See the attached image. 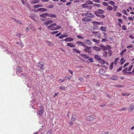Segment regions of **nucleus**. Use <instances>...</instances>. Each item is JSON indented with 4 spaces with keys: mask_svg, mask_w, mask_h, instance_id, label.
Instances as JSON below:
<instances>
[{
    "mask_svg": "<svg viewBox=\"0 0 134 134\" xmlns=\"http://www.w3.org/2000/svg\"><path fill=\"white\" fill-rule=\"evenodd\" d=\"M86 4H87V5H91L93 4V2L89 0L87 1L86 2Z\"/></svg>",
    "mask_w": 134,
    "mask_h": 134,
    "instance_id": "24",
    "label": "nucleus"
},
{
    "mask_svg": "<svg viewBox=\"0 0 134 134\" xmlns=\"http://www.w3.org/2000/svg\"><path fill=\"white\" fill-rule=\"evenodd\" d=\"M61 28V26H56L55 29V30H57L58 29H60Z\"/></svg>",
    "mask_w": 134,
    "mask_h": 134,
    "instance_id": "48",
    "label": "nucleus"
},
{
    "mask_svg": "<svg viewBox=\"0 0 134 134\" xmlns=\"http://www.w3.org/2000/svg\"><path fill=\"white\" fill-rule=\"evenodd\" d=\"M122 66H121L119 68V69L118 70H117L116 71L118 72V71H120L122 70Z\"/></svg>",
    "mask_w": 134,
    "mask_h": 134,
    "instance_id": "47",
    "label": "nucleus"
},
{
    "mask_svg": "<svg viewBox=\"0 0 134 134\" xmlns=\"http://www.w3.org/2000/svg\"><path fill=\"white\" fill-rule=\"evenodd\" d=\"M67 45L68 46H69L71 47H75V45H74L72 43H69L67 44Z\"/></svg>",
    "mask_w": 134,
    "mask_h": 134,
    "instance_id": "16",
    "label": "nucleus"
},
{
    "mask_svg": "<svg viewBox=\"0 0 134 134\" xmlns=\"http://www.w3.org/2000/svg\"><path fill=\"white\" fill-rule=\"evenodd\" d=\"M110 48V46L109 45H107L106 46H103L102 49L103 50H105L107 49H109Z\"/></svg>",
    "mask_w": 134,
    "mask_h": 134,
    "instance_id": "10",
    "label": "nucleus"
},
{
    "mask_svg": "<svg viewBox=\"0 0 134 134\" xmlns=\"http://www.w3.org/2000/svg\"><path fill=\"white\" fill-rule=\"evenodd\" d=\"M77 37L78 38L81 39H83V38L80 35H77Z\"/></svg>",
    "mask_w": 134,
    "mask_h": 134,
    "instance_id": "44",
    "label": "nucleus"
},
{
    "mask_svg": "<svg viewBox=\"0 0 134 134\" xmlns=\"http://www.w3.org/2000/svg\"><path fill=\"white\" fill-rule=\"evenodd\" d=\"M85 47V48L83 50V51L89 53H90L91 52V51L90 50V49L91 48V47L86 46Z\"/></svg>",
    "mask_w": 134,
    "mask_h": 134,
    "instance_id": "6",
    "label": "nucleus"
},
{
    "mask_svg": "<svg viewBox=\"0 0 134 134\" xmlns=\"http://www.w3.org/2000/svg\"><path fill=\"white\" fill-rule=\"evenodd\" d=\"M58 81L60 82H60H64V80H63V79L62 80V79H60Z\"/></svg>",
    "mask_w": 134,
    "mask_h": 134,
    "instance_id": "57",
    "label": "nucleus"
},
{
    "mask_svg": "<svg viewBox=\"0 0 134 134\" xmlns=\"http://www.w3.org/2000/svg\"><path fill=\"white\" fill-rule=\"evenodd\" d=\"M47 9H46L43 8H40L37 9L36 11H35V12H37L38 11H42L43 12L44 11H47Z\"/></svg>",
    "mask_w": 134,
    "mask_h": 134,
    "instance_id": "9",
    "label": "nucleus"
},
{
    "mask_svg": "<svg viewBox=\"0 0 134 134\" xmlns=\"http://www.w3.org/2000/svg\"><path fill=\"white\" fill-rule=\"evenodd\" d=\"M72 50L74 51V52L76 53H77L79 54L80 53V51L77 50V49H75L73 48L72 49Z\"/></svg>",
    "mask_w": 134,
    "mask_h": 134,
    "instance_id": "27",
    "label": "nucleus"
},
{
    "mask_svg": "<svg viewBox=\"0 0 134 134\" xmlns=\"http://www.w3.org/2000/svg\"><path fill=\"white\" fill-rule=\"evenodd\" d=\"M48 16L52 18H56L57 17V15L53 14L48 13Z\"/></svg>",
    "mask_w": 134,
    "mask_h": 134,
    "instance_id": "14",
    "label": "nucleus"
},
{
    "mask_svg": "<svg viewBox=\"0 0 134 134\" xmlns=\"http://www.w3.org/2000/svg\"><path fill=\"white\" fill-rule=\"evenodd\" d=\"M44 25H47L50 24L49 22L48 21V20L46 22H44L43 23Z\"/></svg>",
    "mask_w": 134,
    "mask_h": 134,
    "instance_id": "35",
    "label": "nucleus"
},
{
    "mask_svg": "<svg viewBox=\"0 0 134 134\" xmlns=\"http://www.w3.org/2000/svg\"><path fill=\"white\" fill-rule=\"evenodd\" d=\"M68 36L67 35H61L59 37V38H60V39H62L64 37H67Z\"/></svg>",
    "mask_w": 134,
    "mask_h": 134,
    "instance_id": "28",
    "label": "nucleus"
},
{
    "mask_svg": "<svg viewBox=\"0 0 134 134\" xmlns=\"http://www.w3.org/2000/svg\"><path fill=\"white\" fill-rule=\"evenodd\" d=\"M108 40H107V38L105 39H102V42H104L105 41H107Z\"/></svg>",
    "mask_w": 134,
    "mask_h": 134,
    "instance_id": "62",
    "label": "nucleus"
},
{
    "mask_svg": "<svg viewBox=\"0 0 134 134\" xmlns=\"http://www.w3.org/2000/svg\"><path fill=\"white\" fill-rule=\"evenodd\" d=\"M40 2V0H33L31 2L32 4H34L38 3Z\"/></svg>",
    "mask_w": 134,
    "mask_h": 134,
    "instance_id": "12",
    "label": "nucleus"
},
{
    "mask_svg": "<svg viewBox=\"0 0 134 134\" xmlns=\"http://www.w3.org/2000/svg\"><path fill=\"white\" fill-rule=\"evenodd\" d=\"M122 12L124 14L127 15V12L125 10H122Z\"/></svg>",
    "mask_w": 134,
    "mask_h": 134,
    "instance_id": "59",
    "label": "nucleus"
},
{
    "mask_svg": "<svg viewBox=\"0 0 134 134\" xmlns=\"http://www.w3.org/2000/svg\"><path fill=\"white\" fill-rule=\"evenodd\" d=\"M122 29L124 30H126V26L124 25H123L122 26Z\"/></svg>",
    "mask_w": 134,
    "mask_h": 134,
    "instance_id": "49",
    "label": "nucleus"
},
{
    "mask_svg": "<svg viewBox=\"0 0 134 134\" xmlns=\"http://www.w3.org/2000/svg\"><path fill=\"white\" fill-rule=\"evenodd\" d=\"M92 19L87 17H84L82 19V21L84 22H87L91 21Z\"/></svg>",
    "mask_w": 134,
    "mask_h": 134,
    "instance_id": "8",
    "label": "nucleus"
},
{
    "mask_svg": "<svg viewBox=\"0 0 134 134\" xmlns=\"http://www.w3.org/2000/svg\"><path fill=\"white\" fill-rule=\"evenodd\" d=\"M107 53L106 51H104L103 53V54L104 56H107Z\"/></svg>",
    "mask_w": 134,
    "mask_h": 134,
    "instance_id": "51",
    "label": "nucleus"
},
{
    "mask_svg": "<svg viewBox=\"0 0 134 134\" xmlns=\"http://www.w3.org/2000/svg\"><path fill=\"white\" fill-rule=\"evenodd\" d=\"M93 5L94 6L98 8L100 7V5L99 4L93 3Z\"/></svg>",
    "mask_w": 134,
    "mask_h": 134,
    "instance_id": "33",
    "label": "nucleus"
},
{
    "mask_svg": "<svg viewBox=\"0 0 134 134\" xmlns=\"http://www.w3.org/2000/svg\"><path fill=\"white\" fill-rule=\"evenodd\" d=\"M42 7V6L41 5L38 4H37V5H34V6L33 7L34 8H38L39 7Z\"/></svg>",
    "mask_w": 134,
    "mask_h": 134,
    "instance_id": "31",
    "label": "nucleus"
},
{
    "mask_svg": "<svg viewBox=\"0 0 134 134\" xmlns=\"http://www.w3.org/2000/svg\"><path fill=\"white\" fill-rule=\"evenodd\" d=\"M105 72V71L102 69H100L99 71V73L102 74H103Z\"/></svg>",
    "mask_w": 134,
    "mask_h": 134,
    "instance_id": "21",
    "label": "nucleus"
},
{
    "mask_svg": "<svg viewBox=\"0 0 134 134\" xmlns=\"http://www.w3.org/2000/svg\"><path fill=\"white\" fill-rule=\"evenodd\" d=\"M116 15L120 17L121 16V14L120 13L117 12L116 14Z\"/></svg>",
    "mask_w": 134,
    "mask_h": 134,
    "instance_id": "46",
    "label": "nucleus"
},
{
    "mask_svg": "<svg viewBox=\"0 0 134 134\" xmlns=\"http://www.w3.org/2000/svg\"><path fill=\"white\" fill-rule=\"evenodd\" d=\"M48 13H44L43 14H40V16L41 17H42L43 18H45L46 16H48Z\"/></svg>",
    "mask_w": 134,
    "mask_h": 134,
    "instance_id": "20",
    "label": "nucleus"
},
{
    "mask_svg": "<svg viewBox=\"0 0 134 134\" xmlns=\"http://www.w3.org/2000/svg\"><path fill=\"white\" fill-rule=\"evenodd\" d=\"M88 60L90 61L91 62H93V61L92 60L93 59L92 58L88 59Z\"/></svg>",
    "mask_w": 134,
    "mask_h": 134,
    "instance_id": "61",
    "label": "nucleus"
},
{
    "mask_svg": "<svg viewBox=\"0 0 134 134\" xmlns=\"http://www.w3.org/2000/svg\"><path fill=\"white\" fill-rule=\"evenodd\" d=\"M46 43H47V44H48V46H52V44L51 42L48 41H46Z\"/></svg>",
    "mask_w": 134,
    "mask_h": 134,
    "instance_id": "32",
    "label": "nucleus"
},
{
    "mask_svg": "<svg viewBox=\"0 0 134 134\" xmlns=\"http://www.w3.org/2000/svg\"><path fill=\"white\" fill-rule=\"evenodd\" d=\"M113 7H114V8H115V9L114 10V11H116V9H117V8H118V7L115 5H113Z\"/></svg>",
    "mask_w": 134,
    "mask_h": 134,
    "instance_id": "58",
    "label": "nucleus"
},
{
    "mask_svg": "<svg viewBox=\"0 0 134 134\" xmlns=\"http://www.w3.org/2000/svg\"><path fill=\"white\" fill-rule=\"evenodd\" d=\"M21 68L18 67L16 68V72L17 73L18 72H21Z\"/></svg>",
    "mask_w": 134,
    "mask_h": 134,
    "instance_id": "25",
    "label": "nucleus"
},
{
    "mask_svg": "<svg viewBox=\"0 0 134 134\" xmlns=\"http://www.w3.org/2000/svg\"><path fill=\"white\" fill-rule=\"evenodd\" d=\"M100 29L102 31H105L106 29L105 27L102 26L100 27Z\"/></svg>",
    "mask_w": 134,
    "mask_h": 134,
    "instance_id": "37",
    "label": "nucleus"
},
{
    "mask_svg": "<svg viewBox=\"0 0 134 134\" xmlns=\"http://www.w3.org/2000/svg\"><path fill=\"white\" fill-rule=\"evenodd\" d=\"M57 25V24L54 23L49 25L48 27V29L51 30H55L56 26Z\"/></svg>",
    "mask_w": 134,
    "mask_h": 134,
    "instance_id": "2",
    "label": "nucleus"
},
{
    "mask_svg": "<svg viewBox=\"0 0 134 134\" xmlns=\"http://www.w3.org/2000/svg\"><path fill=\"white\" fill-rule=\"evenodd\" d=\"M129 110H132L134 108L132 106H130L129 107Z\"/></svg>",
    "mask_w": 134,
    "mask_h": 134,
    "instance_id": "54",
    "label": "nucleus"
},
{
    "mask_svg": "<svg viewBox=\"0 0 134 134\" xmlns=\"http://www.w3.org/2000/svg\"><path fill=\"white\" fill-rule=\"evenodd\" d=\"M58 32V31H53L51 32V33L53 35H54V34L57 33Z\"/></svg>",
    "mask_w": 134,
    "mask_h": 134,
    "instance_id": "45",
    "label": "nucleus"
},
{
    "mask_svg": "<svg viewBox=\"0 0 134 134\" xmlns=\"http://www.w3.org/2000/svg\"><path fill=\"white\" fill-rule=\"evenodd\" d=\"M82 6L83 8H87L88 9H91L92 7L91 5H88L87 4L85 3L82 4Z\"/></svg>",
    "mask_w": 134,
    "mask_h": 134,
    "instance_id": "5",
    "label": "nucleus"
},
{
    "mask_svg": "<svg viewBox=\"0 0 134 134\" xmlns=\"http://www.w3.org/2000/svg\"><path fill=\"white\" fill-rule=\"evenodd\" d=\"M92 41L94 42L97 43H98L99 42V41L95 39H93L92 40Z\"/></svg>",
    "mask_w": 134,
    "mask_h": 134,
    "instance_id": "38",
    "label": "nucleus"
},
{
    "mask_svg": "<svg viewBox=\"0 0 134 134\" xmlns=\"http://www.w3.org/2000/svg\"><path fill=\"white\" fill-rule=\"evenodd\" d=\"M97 25H99L100 24H101L102 25H103V23L102 22H98L94 21V22Z\"/></svg>",
    "mask_w": 134,
    "mask_h": 134,
    "instance_id": "41",
    "label": "nucleus"
},
{
    "mask_svg": "<svg viewBox=\"0 0 134 134\" xmlns=\"http://www.w3.org/2000/svg\"><path fill=\"white\" fill-rule=\"evenodd\" d=\"M126 51V49H124L120 53V54L121 55H123L124 53H125Z\"/></svg>",
    "mask_w": 134,
    "mask_h": 134,
    "instance_id": "42",
    "label": "nucleus"
},
{
    "mask_svg": "<svg viewBox=\"0 0 134 134\" xmlns=\"http://www.w3.org/2000/svg\"><path fill=\"white\" fill-rule=\"evenodd\" d=\"M118 21L120 23H121L122 22V20L121 19H118Z\"/></svg>",
    "mask_w": 134,
    "mask_h": 134,
    "instance_id": "64",
    "label": "nucleus"
},
{
    "mask_svg": "<svg viewBox=\"0 0 134 134\" xmlns=\"http://www.w3.org/2000/svg\"><path fill=\"white\" fill-rule=\"evenodd\" d=\"M93 1L95 2H97L98 3H100L99 0H92Z\"/></svg>",
    "mask_w": 134,
    "mask_h": 134,
    "instance_id": "53",
    "label": "nucleus"
},
{
    "mask_svg": "<svg viewBox=\"0 0 134 134\" xmlns=\"http://www.w3.org/2000/svg\"><path fill=\"white\" fill-rule=\"evenodd\" d=\"M106 9L108 10L111 11L113 10V8L111 6L108 5L106 8Z\"/></svg>",
    "mask_w": 134,
    "mask_h": 134,
    "instance_id": "23",
    "label": "nucleus"
},
{
    "mask_svg": "<svg viewBox=\"0 0 134 134\" xmlns=\"http://www.w3.org/2000/svg\"><path fill=\"white\" fill-rule=\"evenodd\" d=\"M37 69L39 70H41L42 69L43 70L44 69L43 68V64H41L40 63H38L36 65Z\"/></svg>",
    "mask_w": 134,
    "mask_h": 134,
    "instance_id": "4",
    "label": "nucleus"
},
{
    "mask_svg": "<svg viewBox=\"0 0 134 134\" xmlns=\"http://www.w3.org/2000/svg\"><path fill=\"white\" fill-rule=\"evenodd\" d=\"M84 43H86L88 45H90L92 44V42L91 41L89 40H85L84 41Z\"/></svg>",
    "mask_w": 134,
    "mask_h": 134,
    "instance_id": "15",
    "label": "nucleus"
},
{
    "mask_svg": "<svg viewBox=\"0 0 134 134\" xmlns=\"http://www.w3.org/2000/svg\"><path fill=\"white\" fill-rule=\"evenodd\" d=\"M94 58L95 59L99 61L101 60V58L100 56L97 54H96L94 56Z\"/></svg>",
    "mask_w": 134,
    "mask_h": 134,
    "instance_id": "11",
    "label": "nucleus"
},
{
    "mask_svg": "<svg viewBox=\"0 0 134 134\" xmlns=\"http://www.w3.org/2000/svg\"><path fill=\"white\" fill-rule=\"evenodd\" d=\"M30 17L32 19H33V20H34L35 21H36V20L35 19V16L34 15H32L31 16H30Z\"/></svg>",
    "mask_w": 134,
    "mask_h": 134,
    "instance_id": "39",
    "label": "nucleus"
},
{
    "mask_svg": "<svg viewBox=\"0 0 134 134\" xmlns=\"http://www.w3.org/2000/svg\"><path fill=\"white\" fill-rule=\"evenodd\" d=\"M88 17L90 18H93L94 16L93 14L91 13H88Z\"/></svg>",
    "mask_w": 134,
    "mask_h": 134,
    "instance_id": "18",
    "label": "nucleus"
},
{
    "mask_svg": "<svg viewBox=\"0 0 134 134\" xmlns=\"http://www.w3.org/2000/svg\"><path fill=\"white\" fill-rule=\"evenodd\" d=\"M111 79L113 80H117V77L115 76H113L111 77Z\"/></svg>",
    "mask_w": 134,
    "mask_h": 134,
    "instance_id": "34",
    "label": "nucleus"
},
{
    "mask_svg": "<svg viewBox=\"0 0 134 134\" xmlns=\"http://www.w3.org/2000/svg\"><path fill=\"white\" fill-rule=\"evenodd\" d=\"M96 118L95 116L92 115L87 116L86 118V119L88 121H91L95 119Z\"/></svg>",
    "mask_w": 134,
    "mask_h": 134,
    "instance_id": "3",
    "label": "nucleus"
},
{
    "mask_svg": "<svg viewBox=\"0 0 134 134\" xmlns=\"http://www.w3.org/2000/svg\"><path fill=\"white\" fill-rule=\"evenodd\" d=\"M82 56V57L85 59H88L89 57L87 56L86 54H80Z\"/></svg>",
    "mask_w": 134,
    "mask_h": 134,
    "instance_id": "22",
    "label": "nucleus"
},
{
    "mask_svg": "<svg viewBox=\"0 0 134 134\" xmlns=\"http://www.w3.org/2000/svg\"><path fill=\"white\" fill-rule=\"evenodd\" d=\"M44 112V111L43 109H40L38 112V113L40 115L42 114Z\"/></svg>",
    "mask_w": 134,
    "mask_h": 134,
    "instance_id": "30",
    "label": "nucleus"
},
{
    "mask_svg": "<svg viewBox=\"0 0 134 134\" xmlns=\"http://www.w3.org/2000/svg\"><path fill=\"white\" fill-rule=\"evenodd\" d=\"M61 34V33L59 32V33L56 34L55 36H58Z\"/></svg>",
    "mask_w": 134,
    "mask_h": 134,
    "instance_id": "63",
    "label": "nucleus"
},
{
    "mask_svg": "<svg viewBox=\"0 0 134 134\" xmlns=\"http://www.w3.org/2000/svg\"><path fill=\"white\" fill-rule=\"evenodd\" d=\"M13 20H14V21L17 23L20 24H22V23L19 20H17L16 19H15L14 18H12Z\"/></svg>",
    "mask_w": 134,
    "mask_h": 134,
    "instance_id": "26",
    "label": "nucleus"
},
{
    "mask_svg": "<svg viewBox=\"0 0 134 134\" xmlns=\"http://www.w3.org/2000/svg\"><path fill=\"white\" fill-rule=\"evenodd\" d=\"M99 61V62L102 64H105L106 62H105L104 60H102L101 59Z\"/></svg>",
    "mask_w": 134,
    "mask_h": 134,
    "instance_id": "36",
    "label": "nucleus"
},
{
    "mask_svg": "<svg viewBox=\"0 0 134 134\" xmlns=\"http://www.w3.org/2000/svg\"><path fill=\"white\" fill-rule=\"evenodd\" d=\"M73 40V39L72 38L70 37H68L65 38L64 40V41H71Z\"/></svg>",
    "mask_w": 134,
    "mask_h": 134,
    "instance_id": "13",
    "label": "nucleus"
},
{
    "mask_svg": "<svg viewBox=\"0 0 134 134\" xmlns=\"http://www.w3.org/2000/svg\"><path fill=\"white\" fill-rule=\"evenodd\" d=\"M108 3L110 5H113V6L114 5H115L114 4H115V3L114 2L112 1H109L108 2Z\"/></svg>",
    "mask_w": 134,
    "mask_h": 134,
    "instance_id": "29",
    "label": "nucleus"
},
{
    "mask_svg": "<svg viewBox=\"0 0 134 134\" xmlns=\"http://www.w3.org/2000/svg\"><path fill=\"white\" fill-rule=\"evenodd\" d=\"M133 67V65H132L129 68L128 70L129 71H130L132 69V67Z\"/></svg>",
    "mask_w": 134,
    "mask_h": 134,
    "instance_id": "56",
    "label": "nucleus"
},
{
    "mask_svg": "<svg viewBox=\"0 0 134 134\" xmlns=\"http://www.w3.org/2000/svg\"><path fill=\"white\" fill-rule=\"evenodd\" d=\"M106 96L108 97L109 98H111V96H110L109 95H108V94H107V93H106Z\"/></svg>",
    "mask_w": 134,
    "mask_h": 134,
    "instance_id": "60",
    "label": "nucleus"
},
{
    "mask_svg": "<svg viewBox=\"0 0 134 134\" xmlns=\"http://www.w3.org/2000/svg\"><path fill=\"white\" fill-rule=\"evenodd\" d=\"M104 12V10L101 9H99L97 11H96L94 12V13L96 16H100V15H99V14H103Z\"/></svg>",
    "mask_w": 134,
    "mask_h": 134,
    "instance_id": "1",
    "label": "nucleus"
},
{
    "mask_svg": "<svg viewBox=\"0 0 134 134\" xmlns=\"http://www.w3.org/2000/svg\"><path fill=\"white\" fill-rule=\"evenodd\" d=\"M127 68H126V69H124L122 71V72H123V73L124 74L126 73V71H127Z\"/></svg>",
    "mask_w": 134,
    "mask_h": 134,
    "instance_id": "43",
    "label": "nucleus"
},
{
    "mask_svg": "<svg viewBox=\"0 0 134 134\" xmlns=\"http://www.w3.org/2000/svg\"><path fill=\"white\" fill-rule=\"evenodd\" d=\"M70 79V78L68 77H65L63 78V80H64V81H65V80H68L69 79Z\"/></svg>",
    "mask_w": 134,
    "mask_h": 134,
    "instance_id": "52",
    "label": "nucleus"
},
{
    "mask_svg": "<svg viewBox=\"0 0 134 134\" xmlns=\"http://www.w3.org/2000/svg\"><path fill=\"white\" fill-rule=\"evenodd\" d=\"M93 49L96 50L97 51H99L101 50V49L97 47L96 46H94L93 47Z\"/></svg>",
    "mask_w": 134,
    "mask_h": 134,
    "instance_id": "19",
    "label": "nucleus"
},
{
    "mask_svg": "<svg viewBox=\"0 0 134 134\" xmlns=\"http://www.w3.org/2000/svg\"><path fill=\"white\" fill-rule=\"evenodd\" d=\"M92 33L95 35L96 37L99 38L100 37V34L98 32L93 31Z\"/></svg>",
    "mask_w": 134,
    "mask_h": 134,
    "instance_id": "7",
    "label": "nucleus"
},
{
    "mask_svg": "<svg viewBox=\"0 0 134 134\" xmlns=\"http://www.w3.org/2000/svg\"><path fill=\"white\" fill-rule=\"evenodd\" d=\"M102 4L103 5L107 7L109 5L107 3L105 2H103L102 3Z\"/></svg>",
    "mask_w": 134,
    "mask_h": 134,
    "instance_id": "40",
    "label": "nucleus"
},
{
    "mask_svg": "<svg viewBox=\"0 0 134 134\" xmlns=\"http://www.w3.org/2000/svg\"><path fill=\"white\" fill-rule=\"evenodd\" d=\"M76 43L78 44V45H81L82 46H86L82 42L80 41H77L76 42Z\"/></svg>",
    "mask_w": 134,
    "mask_h": 134,
    "instance_id": "17",
    "label": "nucleus"
},
{
    "mask_svg": "<svg viewBox=\"0 0 134 134\" xmlns=\"http://www.w3.org/2000/svg\"><path fill=\"white\" fill-rule=\"evenodd\" d=\"M109 67L110 68V70H111L112 69V68H113V64H111L110 65Z\"/></svg>",
    "mask_w": 134,
    "mask_h": 134,
    "instance_id": "55",
    "label": "nucleus"
},
{
    "mask_svg": "<svg viewBox=\"0 0 134 134\" xmlns=\"http://www.w3.org/2000/svg\"><path fill=\"white\" fill-rule=\"evenodd\" d=\"M59 88L60 90H65V87L63 86H60L59 87Z\"/></svg>",
    "mask_w": 134,
    "mask_h": 134,
    "instance_id": "50",
    "label": "nucleus"
}]
</instances>
